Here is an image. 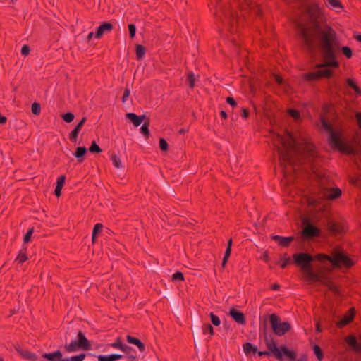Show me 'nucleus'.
<instances>
[{"instance_id": "41", "label": "nucleus", "mask_w": 361, "mask_h": 361, "mask_svg": "<svg viewBox=\"0 0 361 361\" xmlns=\"http://www.w3.org/2000/svg\"><path fill=\"white\" fill-rule=\"evenodd\" d=\"M186 82L188 84L190 88L193 89L195 87V78L193 72L190 71L187 75Z\"/></svg>"}, {"instance_id": "42", "label": "nucleus", "mask_w": 361, "mask_h": 361, "mask_svg": "<svg viewBox=\"0 0 361 361\" xmlns=\"http://www.w3.org/2000/svg\"><path fill=\"white\" fill-rule=\"evenodd\" d=\"M61 117L63 119V121L68 123L72 122L75 118L74 114L70 111L62 114Z\"/></svg>"}, {"instance_id": "39", "label": "nucleus", "mask_w": 361, "mask_h": 361, "mask_svg": "<svg viewBox=\"0 0 361 361\" xmlns=\"http://www.w3.org/2000/svg\"><path fill=\"white\" fill-rule=\"evenodd\" d=\"M288 114L294 118L295 121H300L301 116L300 111L295 109H288L287 111Z\"/></svg>"}, {"instance_id": "36", "label": "nucleus", "mask_w": 361, "mask_h": 361, "mask_svg": "<svg viewBox=\"0 0 361 361\" xmlns=\"http://www.w3.org/2000/svg\"><path fill=\"white\" fill-rule=\"evenodd\" d=\"M326 5L331 9L342 8L343 7L340 0H326Z\"/></svg>"}, {"instance_id": "33", "label": "nucleus", "mask_w": 361, "mask_h": 361, "mask_svg": "<svg viewBox=\"0 0 361 361\" xmlns=\"http://www.w3.org/2000/svg\"><path fill=\"white\" fill-rule=\"evenodd\" d=\"M290 263H292L290 258L287 257V253H285L280 257V259L276 262V264L280 265L282 269H285Z\"/></svg>"}, {"instance_id": "59", "label": "nucleus", "mask_w": 361, "mask_h": 361, "mask_svg": "<svg viewBox=\"0 0 361 361\" xmlns=\"http://www.w3.org/2000/svg\"><path fill=\"white\" fill-rule=\"evenodd\" d=\"M241 116L243 119H247L249 116V111L247 109L243 107L241 109Z\"/></svg>"}, {"instance_id": "44", "label": "nucleus", "mask_w": 361, "mask_h": 361, "mask_svg": "<svg viewBox=\"0 0 361 361\" xmlns=\"http://www.w3.org/2000/svg\"><path fill=\"white\" fill-rule=\"evenodd\" d=\"M171 281L173 282L185 281V277H184L183 272L180 271H177L176 272H175L172 275Z\"/></svg>"}, {"instance_id": "24", "label": "nucleus", "mask_w": 361, "mask_h": 361, "mask_svg": "<svg viewBox=\"0 0 361 361\" xmlns=\"http://www.w3.org/2000/svg\"><path fill=\"white\" fill-rule=\"evenodd\" d=\"M126 341L130 344L135 345L137 347L140 352L145 350V345L139 338L134 337L131 335L126 336Z\"/></svg>"}, {"instance_id": "31", "label": "nucleus", "mask_w": 361, "mask_h": 361, "mask_svg": "<svg viewBox=\"0 0 361 361\" xmlns=\"http://www.w3.org/2000/svg\"><path fill=\"white\" fill-rule=\"evenodd\" d=\"M146 47L142 44H137L135 46V55L136 59L137 60L143 59L145 53H146Z\"/></svg>"}, {"instance_id": "16", "label": "nucleus", "mask_w": 361, "mask_h": 361, "mask_svg": "<svg viewBox=\"0 0 361 361\" xmlns=\"http://www.w3.org/2000/svg\"><path fill=\"white\" fill-rule=\"evenodd\" d=\"M113 29L114 25L108 21L101 23L100 25L96 29L95 38L101 39L105 32H110Z\"/></svg>"}, {"instance_id": "26", "label": "nucleus", "mask_w": 361, "mask_h": 361, "mask_svg": "<svg viewBox=\"0 0 361 361\" xmlns=\"http://www.w3.org/2000/svg\"><path fill=\"white\" fill-rule=\"evenodd\" d=\"M87 152V149L85 147H77L73 155L77 159L78 162L80 164L84 161Z\"/></svg>"}, {"instance_id": "54", "label": "nucleus", "mask_w": 361, "mask_h": 361, "mask_svg": "<svg viewBox=\"0 0 361 361\" xmlns=\"http://www.w3.org/2000/svg\"><path fill=\"white\" fill-rule=\"evenodd\" d=\"M106 356L111 361H117V360H121L123 357L122 355L118 354V353H113V354L107 355Z\"/></svg>"}, {"instance_id": "5", "label": "nucleus", "mask_w": 361, "mask_h": 361, "mask_svg": "<svg viewBox=\"0 0 361 361\" xmlns=\"http://www.w3.org/2000/svg\"><path fill=\"white\" fill-rule=\"evenodd\" d=\"M287 138H284L281 135L276 133L274 138V145L276 151L279 155L281 161L288 164H293L295 153V139L293 134L288 130H285Z\"/></svg>"}, {"instance_id": "35", "label": "nucleus", "mask_w": 361, "mask_h": 361, "mask_svg": "<svg viewBox=\"0 0 361 361\" xmlns=\"http://www.w3.org/2000/svg\"><path fill=\"white\" fill-rule=\"evenodd\" d=\"M314 354L315 355L318 361H322L324 359V353L321 347L317 344H314L312 347Z\"/></svg>"}, {"instance_id": "51", "label": "nucleus", "mask_w": 361, "mask_h": 361, "mask_svg": "<svg viewBox=\"0 0 361 361\" xmlns=\"http://www.w3.org/2000/svg\"><path fill=\"white\" fill-rule=\"evenodd\" d=\"M128 31H129V37L131 39H134L136 34V26L133 23H130L128 25Z\"/></svg>"}, {"instance_id": "48", "label": "nucleus", "mask_w": 361, "mask_h": 361, "mask_svg": "<svg viewBox=\"0 0 361 361\" xmlns=\"http://www.w3.org/2000/svg\"><path fill=\"white\" fill-rule=\"evenodd\" d=\"M211 322L213 325L218 326L221 324L220 318L216 315L214 312H210L209 314Z\"/></svg>"}, {"instance_id": "63", "label": "nucleus", "mask_w": 361, "mask_h": 361, "mask_svg": "<svg viewBox=\"0 0 361 361\" xmlns=\"http://www.w3.org/2000/svg\"><path fill=\"white\" fill-rule=\"evenodd\" d=\"M353 38L357 42H361V33L358 32H354Z\"/></svg>"}, {"instance_id": "52", "label": "nucleus", "mask_w": 361, "mask_h": 361, "mask_svg": "<svg viewBox=\"0 0 361 361\" xmlns=\"http://www.w3.org/2000/svg\"><path fill=\"white\" fill-rule=\"evenodd\" d=\"M102 228H103L102 224L97 223L94 226L92 233L93 235H98V234L102 231Z\"/></svg>"}, {"instance_id": "6", "label": "nucleus", "mask_w": 361, "mask_h": 361, "mask_svg": "<svg viewBox=\"0 0 361 361\" xmlns=\"http://www.w3.org/2000/svg\"><path fill=\"white\" fill-rule=\"evenodd\" d=\"M292 263L299 267L305 279L310 283L321 281V275L313 269V255L309 252H299L293 254Z\"/></svg>"}, {"instance_id": "46", "label": "nucleus", "mask_w": 361, "mask_h": 361, "mask_svg": "<svg viewBox=\"0 0 361 361\" xmlns=\"http://www.w3.org/2000/svg\"><path fill=\"white\" fill-rule=\"evenodd\" d=\"M31 111H32V113L35 116H39L40 114V112H41V105H40V104L38 103V102L32 103V106H31Z\"/></svg>"}, {"instance_id": "21", "label": "nucleus", "mask_w": 361, "mask_h": 361, "mask_svg": "<svg viewBox=\"0 0 361 361\" xmlns=\"http://www.w3.org/2000/svg\"><path fill=\"white\" fill-rule=\"evenodd\" d=\"M243 349L247 357L255 356L257 352V346L250 342L244 343L243 344Z\"/></svg>"}, {"instance_id": "1", "label": "nucleus", "mask_w": 361, "mask_h": 361, "mask_svg": "<svg viewBox=\"0 0 361 361\" xmlns=\"http://www.w3.org/2000/svg\"><path fill=\"white\" fill-rule=\"evenodd\" d=\"M296 34L301 49L311 56L321 54L323 63H317L316 68H337L340 63L335 55L334 41L335 37L330 33H319L314 24L309 22V16H306V9L303 13L301 22L296 24Z\"/></svg>"}, {"instance_id": "57", "label": "nucleus", "mask_w": 361, "mask_h": 361, "mask_svg": "<svg viewBox=\"0 0 361 361\" xmlns=\"http://www.w3.org/2000/svg\"><path fill=\"white\" fill-rule=\"evenodd\" d=\"M30 51V48L28 45H27V44L23 45V47H21V54L22 55L27 56L29 54Z\"/></svg>"}, {"instance_id": "11", "label": "nucleus", "mask_w": 361, "mask_h": 361, "mask_svg": "<svg viewBox=\"0 0 361 361\" xmlns=\"http://www.w3.org/2000/svg\"><path fill=\"white\" fill-rule=\"evenodd\" d=\"M334 75L331 68H324L315 71L307 72L302 75V78L306 82L319 81L323 78L330 79Z\"/></svg>"}, {"instance_id": "13", "label": "nucleus", "mask_w": 361, "mask_h": 361, "mask_svg": "<svg viewBox=\"0 0 361 361\" xmlns=\"http://www.w3.org/2000/svg\"><path fill=\"white\" fill-rule=\"evenodd\" d=\"M355 308L350 307L343 317L336 323V326L339 329H343L351 323L355 319Z\"/></svg>"}, {"instance_id": "17", "label": "nucleus", "mask_w": 361, "mask_h": 361, "mask_svg": "<svg viewBox=\"0 0 361 361\" xmlns=\"http://www.w3.org/2000/svg\"><path fill=\"white\" fill-rule=\"evenodd\" d=\"M228 315L239 324L245 325L246 324L245 314L234 307L230 309Z\"/></svg>"}, {"instance_id": "12", "label": "nucleus", "mask_w": 361, "mask_h": 361, "mask_svg": "<svg viewBox=\"0 0 361 361\" xmlns=\"http://www.w3.org/2000/svg\"><path fill=\"white\" fill-rule=\"evenodd\" d=\"M302 235L305 239H312L321 235V230L312 224V222L305 219L303 220V226L302 229Z\"/></svg>"}, {"instance_id": "4", "label": "nucleus", "mask_w": 361, "mask_h": 361, "mask_svg": "<svg viewBox=\"0 0 361 361\" xmlns=\"http://www.w3.org/2000/svg\"><path fill=\"white\" fill-rule=\"evenodd\" d=\"M259 337L263 338L264 342L268 350L260 351L257 350V354L259 357L273 355L278 361H295L297 353L285 345L278 346L271 334H269L268 324H264L259 326Z\"/></svg>"}, {"instance_id": "18", "label": "nucleus", "mask_w": 361, "mask_h": 361, "mask_svg": "<svg viewBox=\"0 0 361 361\" xmlns=\"http://www.w3.org/2000/svg\"><path fill=\"white\" fill-rule=\"evenodd\" d=\"M302 150L310 161H313V159L318 156L317 148L312 143H305L302 147Z\"/></svg>"}, {"instance_id": "56", "label": "nucleus", "mask_w": 361, "mask_h": 361, "mask_svg": "<svg viewBox=\"0 0 361 361\" xmlns=\"http://www.w3.org/2000/svg\"><path fill=\"white\" fill-rule=\"evenodd\" d=\"M130 88L126 87L124 90L123 97L121 98L122 103H125L127 101V99L130 95Z\"/></svg>"}, {"instance_id": "50", "label": "nucleus", "mask_w": 361, "mask_h": 361, "mask_svg": "<svg viewBox=\"0 0 361 361\" xmlns=\"http://www.w3.org/2000/svg\"><path fill=\"white\" fill-rule=\"evenodd\" d=\"M33 232H34V228L32 227L30 228H29L27 230V231L26 232V233L23 236V243H27L30 241L31 240V237L33 234Z\"/></svg>"}, {"instance_id": "22", "label": "nucleus", "mask_w": 361, "mask_h": 361, "mask_svg": "<svg viewBox=\"0 0 361 361\" xmlns=\"http://www.w3.org/2000/svg\"><path fill=\"white\" fill-rule=\"evenodd\" d=\"M347 344L353 348L355 352L361 353V343L357 341V338L354 335L348 336L346 339Z\"/></svg>"}, {"instance_id": "23", "label": "nucleus", "mask_w": 361, "mask_h": 361, "mask_svg": "<svg viewBox=\"0 0 361 361\" xmlns=\"http://www.w3.org/2000/svg\"><path fill=\"white\" fill-rule=\"evenodd\" d=\"M345 81L346 87L353 89L356 97L361 96V89L353 78H348Z\"/></svg>"}, {"instance_id": "19", "label": "nucleus", "mask_w": 361, "mask_h": 361, "mask_svg": "<svg viewBox=\"0 0 361 361\" xmlns=\"http://www.w3.org/2000/svg\"><path fill=\"white\" fill-rule=\"evenodd\" d=\"M126 118H128L135 127H138L142 122L147 120V117L145 114L137 115L135 113L130 112L126 114Z\"/></svg>"}, {"instance_id": "27", "label": "nucleus", "mask_w": 361, "mask_h": 361, "mask_svg": "<svg viewBox=\"0 0 361 361\" xmlns=\"http://www.w3.org/2000/svg\"><path fill=\"white\" fill-rule=\"evenodd\" d=\"M122 351L126 353L130 361H135L137 360V352L132 347L126 345Z\"/></svg>"}, {"instance_id": "49", "label": "nucleus", "mask_w": 361, "mask_h": 361, "mask_svg": "<svg viewBox=\"0 0 361 361\" xmlns=\"http://www.w3.org/2000/svg\"><path fill=\"white\" fill-rule=\"evenodd\" d=\"M159 149L162 152H167L169 149V145L164 138H160L159 140Z\"/></svg>"}, {"instance_id": "64", "label": "nucleus", "mask_w": 361, "mask_h": 361, "mask_svg": "<svg viewBox=\"0 0 361 361\" xmlns=\"http://www.w3.org/2000/svg\"><path fill=\"white\" fill-rule=\"evenodd\" d=\"M98 361H111L106 355H100L98 357Z\"/></svg>"}, {"instance_id": "8", "label": "nucleus", "mask_w": 361, "mask_h": 361, "mask_svg": "<svg viewBox=\"0 0 361 361\" xmlns=\"http://www.w3.org/2000/svg\"><path fill=\"white\" fill-rule=\"evenodd\" d=\"M269 322L272 333L277 336H282L288 332L291 329V325L288 322H281V317L273 313L271 314H265L263 316V321L260 322V325H263L266 322Z\"/></svg>"}, {"instance_id": "60", "label": "nucleus", "mask_w": 361, "mask_h": 361, "mask_svg": "<svg viewBox=\"0 0 361 361\" xmlns=\"http://www.w3.org/2000/svg\"><path fill=\"white\" fill-rule=\"evenodd\" d=\"M231 255L228 254V253H224V257H223V259H222V262H221V267L223 268H225L226 264H227V262L228 260V258L230 257Z\"/></svg>"}, {"instance_id": "55", "label": "nucleus", "mask_w": 361, "mask_h": 361, "mask_svg": "<svg viewBox=\"0 0 361 361\" xmlns=\"http://www.w3.org/2000/svg\"><path fill=\"white\" fill-rule=\"evenodd\" d=\"M226 102L227 104L231 105L233 108L237 106V105H238L237 102L233 97H226Z\"/></svg>"}, {"instance_id": "62", "label": "nucleus", "mask_w": 361, "mask_h": 361, "mask_svg": "<svg viewBox=\"0 0 361 361\" xmlns=\"http://www.w3.org/2000/svg\"><path fill=\"white\" fill-rule=\"evenodd\" d=\"M274 79L278 85H282L283 83V78L279 75H275Z\"/></svg>"}, {"instance_id": "2", "label": "nucleus", "mask_w": 361, "mask_h": 361, "mask_svg": "<svg viewBox=\"0 0 361 361\" xmlns=\"http://www.w3.org/2000/svg\"><path fill=\"white\" fill-rule=\"evenodd\" d=\"M305 9L306 16H309V22L314 24V28L317 29L319 33H330L331 32V35L335 37L334 45H333L335 55L337 56V51H340L346 59H351L353 54V49L348 46H341L336 32L328 24L326 18L319 5L316 2H312L305 7Z\"/></svg>"}, {"instance_id": "15", "label": "nucleus", "mask_w": 361, "mask_h": 361, "mask_svg": "<svg viewBox=\"0 0 361 361\" xmlns=\"http://www.w3.org/2000/svg\"><path fill=\"white\" fill-rule=\"evenodd\" d=\"M87 121V118L85 116H83L80 121L78 122V123L75 126L73 130H71L69 133L68 138L71 142L73 143H76L78 140V135L85 125V122Z\"/></svg>"}, {"instance_id": "37", "label": "nucleus", "mask_w": 361, "mask_h": 361, "mask_svg": "<svg viewBox=\"0 0 361 361\" xmlns=\"http://www.w3.org/2000/svg\"><path fill=\"white\" fill-rule=\"evenodd\" d=\"M294 240H295L294 236H288V237L282 236L279 245L280 246H282L284 247H288L290 246V243Z\"/></svg>"}, {"instance_id": "25", "label": "nucleus", "mask_w": 361, "mask_h": 361, "mask_svg": "<svg viewBox=\"0 0 361 361\" xmlns=\"http://www.w3.org/2000/svg\"><path fill=\"white\" fill-rule=\"evenodd\" d=\"M322 282V283L328 288V289L331 291H332L335 295H340L341 291L338 288V287L330 279H325L324 280H322L319 281Z\"/></svg>"}, {"instance_id": "14", "label": "nucleus", "mask_w": 361, "mask_h": 361, "mask_svg": "<svg viewBox=\"0 0 361 361\" xmlns=\"http://www.w3.org/2000/svg\"><path fill=\"white\" fill-rule=\"evenodd\" d=\"M14 349L16 352L23 358L29 361H37L38 356L35 353L27 350H23L21 348L18 343L13 344Z\"/></svg>"}, {"instance_id": "40", "label": "nucleus", "mask_w": 361, "mask_h": 361, "mask_svg": "<svg viewBox=\"0 0 361 361\" xmlns=\"http://www.w3.org/2000/svg\"><path fill=\"white\" fill-rule=\"evenodd\" d=\"M109 346H111L114 348L120 349L121 350H123V348L125 347L126 344H123L121 341V337H118L115 342L108 344Z\"/></svg>"}, {"instance_id": "43", "label": "nucleus", "mask_w": 361, "mask_h": 361, "mask_svg": "<svg viewBox=\"0 0 361 361\" xmlns=\"http://www.w3.org/2000/svg\"><path fill=\"white\" fill-rule=\"evenodd\" d=\"M111 160L112 161L113 164L116 168L120 169L123 167L121 159L118 155L112 154L111 156Z\"/></svg>"}, {"instance_id": "3", "label": "nucleus", "mask_w": 361, "mask_h": 361, "mask_svg": "<svg viewBox=\"0 0 361 361\" xmlns=\"http://www.w3.org/2000/svg\"><path fill=\"white\" fill-rule=\"evenodd\" d=\"M332 108L333 106L331 104H323L322 108L323 115H321L319 117L322 128L328 133V144L331 148L337 149L342 154L348 155L357 154L358 151L348 143L343 128L341 127L334 128L325 117Z\"/></svg>"}, {"instance_id": "45", "label": "nucleus", "mask_w": 361, "mask_h": 361, "mask_svg": "<svg viewBox=\"0 0 361 361\" xmlns=\"http://www.w3.org/2000/svg\"><path fill=\"white\" fill-rule=\"evenodd\" d=\"M88 150L91 152V153H100L102 152V149L101 147L97 144V142L93 140L91 143V145L90 146Z\"/></svg>"}, {"instance_id": "53", "label": "nucleus", "mask_w": 361, "mask_h": 361, "mask_svg": "<svg viewBox=\"0 0 361 361\" xmlns=\"http://www.w3.org/2000/svg\"><path fill=\"white\" fill-rule=\"evenodd\" d=\"M65 180H66V176L65 175L60 176L57 178L56 186L59 187V188H63V185L65 184Z\"/></svg>"}, {"instance_id": "29", "label": "nucleus", "mask_w": 361, "mask_h": 361, "mask_svg": "<svg viewBox=\"0 0 361 361\" xmlns=\"http://www.w3.org/2000/svg\"><path fill=\"white\" fill-rule=\"evenodd\" d=\"M341 226L336 222L329 221L328 223V230L332 234L336 235L341 232Z\"/></svg>"}, {"instance_id": "32", "label": "nucleus", "mask_w": 361, "mask_h": 361, "mask_svg": "<svg viewBox=\"0 0 361 361\" xmlns=\"http://www.w3.org/2000/svg\"><path fill=\"white\" fill-rule=\"evenodd\" d=\"M150 125V118H147L146 121L143 122L142 126L140 127V133L145 137H149L150 135V131L149 129V126Z\"/></svg>"}, {"instance_id": "30", "label": "nucleus", "mask_w": 361, "mask_h": 361, "mask_svg": "<svg viewBox=\"0 0 361 361\" xmlns=\"http://www.w3.org/2000/svg\"><path fill=\"white\" fill-rule=\"evenodd\" d=\"M331 255H329L325 253H319L313 255V262L317 260L321 263H325L326 261H328L331 263Z\"/></svg>"}, {"instance_id": "7", "label": "nucleus", "mask_w": 361, "mask_h": 361, "mask_svg": "<svg viewBox=\"0 0 361 361\" xmlns=\"http://www.w3.org/2000/svg\"><path fill=\"white\" fill-rule=\"evenodd\" d=\"M76 335L77 339L72 340L70 343L64 345V350L67 353L76 352L80 350H90L92 349V344L90 341L86 338L82 330H73L68 328L65 333L66 340L68 337H73Z\"/></svg>"}, {"instance_id": "34", "label": "nucleus", "mask_w": 361, "mask_h": 361, "mask_svg": "<svg viewBox=\"0 0 361 361\" xmlns=\"http://www.w3.org/2000/svg\"><path fill=\"white\" fill-rule=\"evenodd\" d=\"M27 259L28 258H27V248L26 247H23L20 250V252H19V253H18V256H17V257L16 259V261H17L19 264H23L25 262H26L27 260Z\"/></svg>"}, {"instance_id": "20", "label": "nucleus", "mask_w": 361, "mask_h": 361, "mask_svg": "<svg viewBox=\"0 0 361 361\" xmlns=\"http://www.w3.org/2000/svg\"><path fill=\"white\" fill-rule=\"evenodd\" d=\"M42 357L48 361H60L63 358V354L60 350L52 353H44Z\"/></svg>"}, {"instance_id": "61", "label": "nucleus", "mask_w": 361, "mask_h": 361, "mask_svg": "<svg viewBox=\"0 0 361 361\" xmlns=\"http://www.w3.org/2000/svg\"><path fill=\"white\" fill-rule=\"evenodd\" d=\"M232 243H233L232 238L228 239V243H227V246H226L224 253H228L230 255L231 254Z\"/></svg>"}, {"instance_id": "47", "label": "nucleus", "mask_w": 361, "mask_h": 361, "mask_svg": "<svg viewBox=\"0 0 361 361\" xmlns=\"http://www.w3.org/2000/svg\"><path fill=\"white\" fill-rule=\"evenodd\" d=\"M86 357V354L81 353L78 355L71 356V357H66L68 361H83Z\"/></svg>"}, {"instance_id": "28", "label": "nucleus", "mask_w": 361, "mask_h": 361, "mask_svg": "<svg viewBox=\"0 0 361 361\" xmlns=\"http://www.w3.org/2000/svg\"><path fill=\"white\" fill-rule=\"evenodd\" d=\"M341 190L338 188H331L327 195V198L331 200H334L341 196Z\"/></svg>"}, {"instance_id": "38", "label": "nucleus", "mask_w": 361, "mask_h": 361, "mask_svg": "<svg viewBox=\"0 0 361 361\" xmlns=\"http://www.w3.org/2000/svg\"><path fill=\"white\" fill-rule=\"evenodd\" d=\"M203 334H209L210 336L214 335V331L213 326L209 323H204L202 326Z\"/></svg>"}, {"instance_id": "58", "label": "nucleus", "mask_w": 361, "mask_h": 361, "mask_svg": "<svg viewBox=\"0 0 361 361\" xmlns=\"http://www.w3.org/2000/svg\"><path fill=\"white\" fill-rule=\"evenodd\" d=\"M355 118L359 129L361 130V111L355 113Z\"/></svg>"}, {"instance_id": "9", "label": "nucleus", "mask_w": 361, "mask_h": 361, "mask_svg": "<svg viewBox=\"0 0 361 361\" xmlns=\"http://www.w3.org/2000/svg\"><path fill=\"white\" fill-rule=\"evenodd\" d=\"M355 262L343 249L336 247L331 253V264L336 269H350Z\"/></svg>"}, {"instance_id": "10", "label": "nucleus", "mask_w": 361, "mask_h": 361, "mask_svg": "<svg viewBox=\"0 0 361 361\" xmlns=\"http://www.w3.org/2000/svg\"><path fill=\"white\" fill-rule=\"evenodd\" d=\"M221 13L222 15V16H221L222 23L228 26L230 32H236L237 29L235 26L238 23L237 12L230 8L225 7L221 9Z\"/></svg>"}]
</instances>
